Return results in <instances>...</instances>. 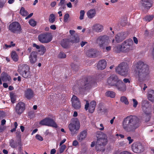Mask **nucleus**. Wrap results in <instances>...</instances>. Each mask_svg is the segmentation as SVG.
Masks as SVG:
<instances>
[{
    "mask_svg": "<svg viewBox=\"0 0 154 154\" xmlns=\"http://www.w3.org/2000/svg\"><path fill=\"white\" fill-rule=\"evenodd\" d=\"M56 2H52L51 4V6L52 7H54L56 5Z\"/></svg>",
    "mask_w": 154,
    "mask_h": 154,
    "instance_id": "0e129e2a",
    "label": "nucleus"
},
{
    "mask_svg": "<svg viewBox=\"0 0 154 154\" xmlns=\"http://www.w3.org/2000/svg\"><path fill=\"white\" fill-rule=\"evenodd\" d=\"M142 1V2H143ZM143 6L147 9H149L151 7L152 5L148 1H146L145 2L142 3Z\"/></svg>",
    "mask_w": 154,
    "mask_h": 154,
    "instance_id": "c756f323",
    "label": "nucleus"
},
{
    "mask_svg": "<svg viewBox=\"0 0 154 154\" xmlns=\"http://www.w3.org/2000/svg\"><path fill=\"white\" fill-rule=\"evenodd\" d=\"M29 69V67L27 65L21 64L18 66L17 71L23 77L26 78H29L31 76Z\"/></svg>",
    "mask_w": 154,
    "mask_h": 154,
    "instance_id": "0eeeda50",
    "label": "nucleus"
},
{
    "mask_svg": "<svg viewBox=\"0 0 154 154\" xmlns=\"http://www.w3.org/2000/svg\"><path fill=\"white\" fill-rule=\"evenodd\" d=\"M37 54L36 52L34 51H32L30 54L29 58L31 64H33L37 61Z\"/></svg>",
    "mask_w": 154,
    "mask_h": 154,
    "instance_id": "f3484780",
    "label": "nucleus"
},
{
    "mask_svg": "<svg viewBox=\"0 0 154 154\" xmlns=\"http://www.w3.org/2000/svg\"><path fill=\"white\" fill-rule=\"evenodd\" d=\"M122 126L123 128L127 132L134 131L139 126L137 117L132 115L128 116L124 119Z\"/></svg>",
    "mask_w": 154,
    "mask_h": 154,
    "instance_id": "f257e3e1",
    "label": "nucleus"
},
{
    "mask_svg": "<svg viewBox=\"0 0 154 154\" xmlns=\"http://www.w3.org/2000/svg\"><path fill=\"white\" fill-rule=\"evenodd\" d=\"M133 40L134 42L136 44H137L138 42V41L137 38L135 37H133Z\"/></svg>",
    "mask_w": 154,
    "mask_h": 154,
    "instance_id": "13d9d810",
    "label": "nucleus"
},
{
    "mask_svg": "<svg viewBox=\"0 0 154 154\" xmlns=\"http://www.w3.org/2000/svg\"><path fill=\"white\" fill-rule=\"evenodd\" d=\"M10 144L11 147L13 148H15L17 146V145L14 143V140H12L10 141Z\"/></svg>",
    "mask_w": 154,
    "mask_h": 154,
    "instance_id": "49530a36",
    "label": "nucleus"
},
{
    "mask_svg": "<svg viewBox=\"0 0 154 154\" xmlns=\"http://www.w3.org/2000/svg\"><path fill=\"white\" fill-rule=\"evenodd\" d=\"M116 71L120 75L126 76L129 74V67L128 64L125 62L120 63L116 67Z\"/></svg>",
    "mask_w": 154,
    "mask_h": 154,
    "instance_id": "39448f33",
    "label": "nucleus"
},
{
    "mask_svg": "<svg viewBox=\"0 0 154 154\" xmlns=\"http://www.w3.org/2000/svg\"><path fill=\"white\" fill-rule=\"evenodd\" d=\"M20 13L23 16H26L28 14V12L25 10L24 8L22 7L20 11Z\"/></svg>",
    "mask_w": 154,
    "mask_h": 154,
    "instance_id": "e433bc0d",
    "label": "nucleus"
},
{
    "mask_svg": "<svg viewBox=\"0 0 154 154\" xmlns=\"http://www.w3.org/2000/svg\"><path fill=\"white\" fill-rule=\"evenodd\" d=\"M39 124L43 125L51 126L54 128H57V127L54 121L49 118H46L41 120Z\"/></svg>",
    "mask_w": 154,
    "mask_h": 154,
    "instance_id": "9b49d317",
    "label": "nucleus"
},
{
    "mask_svg": "<svg viewBox=\"0 0 154 154\" xmlns=\"http://www.w3.org/2000/svg\"><path fill=\"white\" fill-rule=\"evenodd\" d=\"M39 49L38 52H39L40 55H43L45 52L46 48L43 45H40V48Z\"/></svg>",
    "mask_w": 154,
    "mask_h": 154,
    "instance_id": "473e14b6",
    "label": "nucleus"
},
{
    "mask_svg": "<svg viewBox=\"0 0 154 154\" xmlns=\"http://www.w3.org/2000/svg\"><path fill=\"white\" fill-rule=\"evenodd\" d=\"M11 57L13 60L15 62L17 61L18 60V56L15 51H12L11 54Z\"/></svg>",
    "mask_w": 154,
    "mask_h": 154,
    "instance_id": "c85d7f7f",
    "label": "nucleus"
},
{
    "mask_svg": "<svg viewBox=\"0 0 154 154\" xmlns=\"http://www.w3.org/2000/svg\"><path fill=\"white\" fill-rule=\"evenodd\" d=\"M96 106V102L94 101H91L89 103L88 101H86V104L85 105V109L87 110L88 109L89 112L91 113H93L95 109Z\"/></svg>",
    "mask_w": 154,
    "mask_h": 154,
    "instance_id": "2eb2a0df",
    "label": "nucleus"
},
{
    "mask_svg": "<svg viewBox=\"0 0 154 154\" xmlns=\"http://www.w3.org/2000/svg\"><path fill=\"white\" fill-rule=\"evenodd\" d=\"M60 6L59 8V9L60 10H63L66 7V5H60Z\"/></svg>",
    "mask_w": 154,
    "mask_h": 154,
    "instance_id": "8fccbe9b",
    "label": "nucleus"
},
{
    "mask_svg": "<svg viewBox=\"0 0 154 154\" xmlns=\"http://www.w3.org/2000/svg\"><path fill=\"white\" fill-rule=\"evenodd\" d=\"M29 24L32 26H34L36 25V22L33 19L30 20L29 21Z\"/></svg>",
    "mask_w": 154,
    "mask_h": 154,
    "instance_id": "79ce46f5",
    "label": "nucleus"
},
{
    "mask_svg": "<svg viewBox=\"0 0 154 154\" xmlns=\"http://www.w3.org/2000/svg\"><path fill=\"white\" fill-rule=\"evenodd\" d=\"M33 46L34 47H35L36 49H39V48H40V46H39L38 45H37L35 43H33Z\"/></svg>",
    "mask_w": 154,
    "mask_h": 154,
    "instance_id": "4d7b16f0",
    "label": "nucleus"
},
{
    "mask_svg": "<svg viewBox=\"0 0 154 154\" xmlns=\"http://www.w3.org/2000/svg\"><path fill=\"white\" fill-rule=\"evenodd\" d=\"M85 14V12L84 10H81L80 11V16L79 19L81 20L83 19L84 17Z\"/></svg>",
    "mask_w": 154,
    "mask_h": 154,
    "instance_id": "37998d69",
    "label": "nucleus"
},
{
    "mask_svg": "<svg viewBox=\"0 0 154 154\" xmlns=\"http://www.w3.org/2000/svg\"><path fill=\"white\" fill-rule=\"evenodd\" d=\"M35 137L39 140L42 141L43 140V137L39 134H36L35 136Z\"/></svg>",
    "mask_w": 154,
    "mask_h": 154,
    "instance_id": "09e8293b",
    "label": "nucleus"
},
{
    "mask_svg": "<svg viewBox=\"0 0 154 154\" xmlns=\"http://www.w3.org/2000/svg\"><path fill=\"white\" fill-rule=\"evenodd\" d=\"M9 29L14 33L17 32L21 30L20 24L18 22H14L11 24L9 26Z\"/></svg>",
    "mask_w": 154,
    "mask_h": 154,
    "instance_id": "4468645a",
    "label": "nucleus"
},
{
    "mask_svg": "<svg viewBox=\"0 0 154 154\" xmlns=\"http://www.w3.org/2000/svg\"><path fill=\"white\" fill-rule=\"evenodd\" d=\"M67 5L68 7L69 8H71L72 7V4L70 2H69L67 4Z\"/></svg>",
    "mask_w": 154,
    "mask_h": 154,
    "instance_id": "774afa93",
    "label": "nucleus"
},
{
    "mask_svg": "<svg viewBox=\"0 0 154 154\" xmlns=\"http://www.w3.org/2000/svg\"><path fill=\"white\" fill-rule=\"evenodd\" d=\"M56 150L55 149H52L51 151V154H54L56 152Z\"/></svg>",
    "mask_w": 154,
    "mask_h": 154,
    "instance_id": "e2e57ef3",
    "label": "nucleus"
},
{
    "mask_svg": "<svg viewBox=\"0 0 154 154\" xmlns=\"http://www.w3.org/2000/svg\"><path fill=\"white\" fill-rule=\"evenodd\" d=\"M153 18L154 16L153 15H149L146 16L144 19L146 21L149 22L151 20H152L153 19Z\"/></svg>",
    "mask_w": 154,
    "mask_h": 154,
    "instance_id": "4c0bfd02",
    "label": "nucleus"
},
{
    "mask_svg": "<svg viewBox=\"0 0 154 154\" xmlns=\"http://www.w3.org/2000/svg\"><path fill=\"white\" fill-rule=\"evenodd\" d=\"M73 39V40H71L70 41V42L73 43H77L79 42V39L77 38H76L74 36H72V37Z\"/></svg>",
    "mask_w": 154,
    "mask_h": 154,
    "instance_id": "c03bdc74",
    "label": "nucleus"
},
{
    "mask_svg": "<svg viewBox=\"0 0 154 154\" xmlns=\"http://www.w3.org/2000/svg\"><path fill=\"white\" fill-rule=\"evenodd\" d=\"M107 142V137L105 134H104L102 137L97 138L96 146L97 151L104 152L105 150L104 146L106 144Z\"/></svg>",
    "mask_w": 154,
    "mask_h": 154,
    "instance_id": "423d86ee",
    "label": "nucleus"
},
{
    "mask_svg": "<svg viewBox=\"0 0 154 154\" xmlns=\"http://www.w3.org/2000/svg\"><path fill=\"white\" fill-rule=\"evenodd\" d=\"M38 38V41L42 43H48L52 40V37L50 33L45 32L40 34Z\"/></svg>",
    "mask_w": 154,
    "mask_h": 154,
    "instance_id": "6e6552de",
    "label": "nucleus"
},
{
    "mask_svg": "<svg viewBox=\"0 0 154 154\" xmlns=\"http://www.w3.org/2000/svg\"><path fill=\"white\" fill-rule=\"evenodd\" d=\"M79 144L77 140H74L72 143V145L73 146H76Z\"/></svg>",
    "mask_w": 154,
    "mask_h": 154,
    "instance_id": "3c124183",
    "label": "nucleus"
},
{
    "mask_svg": "<svg viewBox=\"0 0 154 154\" xmlns=\"http://www.w3.org/2000/svg\"><path fill=\"white\" fill-rule=\"evenodd\" d=\"M149 103L147 100H142L141 102V106L144 112L146 114H149L146 112L147 109L149 106Z\"/></svg>",
    "mask_w": 154,
    "mask_h": 154,
    "instance_id": "b1692460",
    "label": "nucleus"
},
{
    "mask_svg": "<svg viewBox=\"0 0 154 154\" xmlns=\"http://www.w3.org/2000/svg\"><path fill=\"white\" fill-rule=\"evenodd\" d=\"M92 29L93 31L99 33L103 31V26L100 24H95L93 25Z\"/></svg>",
    "mask_w": 154,
    "mask_h": 154,
    "instance_id": "412c9836",
    "label": "nucleus"
},
{
    "mask_svg": "<svg viewBox=\"0 0 154 154\" xmlns=\"http://www.w3.org/2000/svg\"><path fill=\"white\" fill-rule=\"evenodd\" d=\"M123 81L125 83H130V81L129 80V79H128L125 78L123 80Z\"/></svg>",
    "mask_w": 154,
    "mask_h": 154,
    "instance_id": "680f3d73",
    "label": "nucleus"
},
{
    "mask_svg": "<svg viewBox=\"0 0 154 154\" xmlns=\"http://www.w3.org/2000/svg\"><path fill=\"white\" fill-rule=\"evenodd\" d=\"M127 139L129 141V143L131 144L133 141V140L130 137H128Z\"/></svg>",
    "mask_w": 154,
    "mask_h": 154,
    "instance_id": "603ef678",
    "label": "nucleus"
},
{
    "mask_svg": "<svg viewBox=\"0 0 154 154\" xmlns=\"http://www.w3.org/2000/svg\"><path fill=\"white\" fill-rule=\"evenodd\" d=\"M49 21L51 23H53L55 20V17L53 14H51L50 15L49 18Z\"/></svg>",
    "mask_w": 154,
    "mask_h": 154,
    "instance_id": "58836bf2",
    "label": "nucleus"
},
{
    "mask_svg": "<svg viewBox=\"0 0 154 154\" xmlns=\"http://www.w3.org/2000/svg\"><path fill=\"white\" fill-rule=\"evenodd\" d=\"M126 37V35L125 33H119L116 35L115 40L117 42L119 43L125 39Z\"/></svg>",
    "mask_w": 154,
    "mask_h": 154,
    "instance_id": "aec40b11",
    "label": "nucleus"
},
{
    "mask_svg": "<svg viewBox=\"0 0 154 154\" xmlns=\"http://www.w3.org/2000/svg\"><path fill=\"white\" fill-rule=\"evenodd\" d=\"M65 0H60V2L58 4V5L60 6L61 5H65Z\"/></svg>",
    "mask_w": 154,
    "mask_h": 154,
    "instance_id": "6e6d98bb",
    "label": "nucleus"
},
{
    "mask_svg": "<svg viewBox=\"0 0 154 154\" xmlns=\"http://www.w3.org/2000/svg\"><path fill=\"white\" fill-rule=\"evenodd\" d=\"M100 126L101 127V128H99V129L100 131H103L104 129V127L103 125L102 124H100Z\"/></svg>",
    "mask_w": 154,
    "mask_h": 154,
    "instance_id": "052dcab7",
    "label": "nucleus"
},
{
    "mask_svg": "<svg viewBox=\"0 0 154 154\" xmlns=\"http://www.w3.org/2000/svg\"><path fill=\"white\" fill-rule=\"evenodd\" d=\"M87 42H82L81 43V45L82 47H83L86 44H87Z\"/></svg>",
    "mask_w": 154,
    "mask_h": 154,
    "instance_id": "338daca9",
    "label": "nucleus"
},
{
    "mask_svg": "<svg viewBox=\"0 0 154 154\" xmlns=\"http://www.w3.org/2000/svg\"><path fill=\"white\" fill-rule=\"evenodd\" d=\"M119 154H132L131 152L127 151H123L121 152Z\"/></svg>",
    "mask_w": 154,
    "mask_h": 154,
    "instance_id": "5fc2aeb1",
    "label": "nucleus"
},
{
    "mask_svg": "<svg viewBox=\"0 0 154 154\" xmlns=\"http://www.w3.org/2000/svg\"><path fill=\"white\" fill-rule=\"evenodd\" d=\"M1 75L2 80L3 81L6 82L11 80V78L8 75L5 73H2Z\"/></svg>",
    "mask_w": 154,
    "mask_h": 154,
    "instance_id": "cd10ccee",
    "label": "nucleus"
},
{
    "mask_svg": "<svg viewBox=\"0 0 154 154\" xmlns=\"http://www.w3.org/2000/svg\"><path fill=\"white\" fill-rule=\"evenodd\" d=\"M87 135V131H83L81 132L80 134L77 136V140L79 142H81L86 138Z\"/></svg>",
    "mask_w": 154,
    "mask_h": 154,
    "instance_id": "a878e982",
    "label": "nucleus"
},
{
    "mask_svg": "<svg viewBox=\"0 0 154 154\" xmlns=\"http://www.w3.org/2000/svg\"><path fill=\"white\" fill-rule=\"evenodd\" d=\"M96 43L98 44L100 47H103L110 42L109 38L107 36L104 35L99 37L96 40Z\"/></svg>",
    "mask_w": 154,
    "mask_h": 154,
    "instance_id": "1a4fd4ad",
    "label": "nucleus"
},
{
    "mask_svg": "<svg viewBox=\"0 0 154 154\" xmlns=\"http://www.w3.org/2000/svg\"><path fill=\"white\" fill-rule=\"evenodd\" d=\"M133 42L131 39L125 41L122 45L123 52L126 53L132 49Z\"/></svg>",
    "mask_w": 154,
    "mask_h": 154,
    "instance_id": "9d476101",
    "label": "nucleus"
},
{
    "mask_svg": "<svg viewBox=\"0 0 154 154\" xmlns=\"http://www.w3.org/2000/svg\"><path fill=\"white\" fill-rule=\"evenodd\" d=\"M132 100L133 102V107L134 108H136L138 104V103L137 101L135 99H133Z\"/></svg>",
    "mask_w": 154,
    "mask_h": 154,
    "instance_id": "de8ad7c7",
    "label": "nucleus"
},
{
    "mask_svg": "<svg viewBox=\"0 0 154 154\" xmlns=\"http://www.w3.org/2000/svg\"><path fill=\"white\" fill-rule=\"evenodd\" d=\"M72 106L75 109H79L81 107V103L78 98L74 95L71 98Z\"/></svg>",
    "mask_w": 154,
    "mask_h": 154,
    "instance_id": "dca6fc26",
    "label": "nucleus"
},
{
    "mask_svg": "<svg viewBox=\"0 0 154 154\" xmlns=\"http://www.w3.org/2000/svg\"><path fill=\"white\" fill-rule=\"evenodd\" d=\"M103 47H101L103 51L105 52H108L111 50V46L109 45V44H107L105 45H104Z\"/></svg>",
    "mask_w": 154,
    "mask_h": 154,
    "instance_id": "72a5a7b5",
    "label": "nucleus"
},
{
    "mask_svg": "<svg viewBox=\"0 0 154 154\" xmlns=\"http://www.w3.org/2000/svg\"><path fill=\"white\" fill-rule=\"evenodd\" d=\"M148 99L152 102H154V91L151 89L149 90L147 93Z\"/></svg>",
    "mask_w": 154,
    "mask_h": 154,
    "instance_id": "bb28decb",
    "label": "nucleus"
},
{
    "mask_svg": "<svg viewBox=\"0 0 154 154\" xmlns=\"http://www.w3.org/2000/svg\"><path fill=\"white\" fill-rule=\"evenodd\" d=\"M68 42L67 39H63L61 42V45L63 48H66L68 47Z\"/></svg>",
    "mask_w": 154,
    "mask_h": 154,
    "instance_id": "f704fd0d",
    "label": "nucleus"
},
{
    "mask_svg": "<svg viewBox=\"0 0 154 154\" xmlns=\"http://www.w3.org/2000/svg\"><path fill=\"white\" fill-rule=\"evenodd\" d=\"M132 148L133 151L136 153H140L144 150L143 146L139 143H134L132 145Z\"/></svg>",
    "mask_w": 154,
    "mask_h": 154,
    "instance_id": "f8f14e48",
    "label": "nucleus"
},
{
    "mask_svg": "<svg viewBox=\"0 0 154 154\" xmlns=\"http://www.w3.org/2000/svg\"><path fill=\"white\" fill-rule=\"evenodd\" d=\"M11 101L12 103H14L16 100L15 98L13 95H11Z\"/></svg>",
    "mask_w": 154,
    "mask_h": 154,
    "instance_id": "864d4df0",
    "label": "nucleus"
},
{
    "mask_svg": "<svg viewBox=\"0 0 154 154\" xmlns=\"http://www.w3.org/2000/svg\"><path fill=\"white\" fill-rule=\"evenodd\" d=\"M106 62L104 60H101L99 61L97 65V68L98 69L102 70L106 67Z\"/></svg>",
    "mask_w": 154,
    "mask_h": 154,
    "instance_id": "5701e85b",
    "label": "nucleus"
},
{
    "mask_svg": "<svg viewBox=\"0 0 154 154\" xmlns=\"http://www.w3.org/2000/svg\"><path fill=\"white\" fill-rule=\"evenodd\" d=\"M15 45V44H13V45H5V46L6 48H10L12 46H14Z\"/></svg>",
    "mask_w": 154,
    "mask_h": 154,
    "instance_id": "bf43d9fd",
    "label": "nucleus"
},
{
    "mask_svg": "<svg viewBox=\"0 0 154 154\" xmlns=\"http://www.w3.org/2000/svg\"><path fill=\"white\" fill-rule=\"evenodd\" d=\"M34 96L33 91L30 88H28L24 91V96L28 99H32Z\"/></svg>",
    "mask_w": 154,
    "mask_h": 154,
    "instance_id": "6ab92c4d",
    "label": "nucleus"
},
{
    "mask_svg": "<svg viewBox=\"0 0 154 154\" xmlns=\"http://www.w3.org/2000/svg\"><path fill=\"white\" fill-rule=\"evenodd\" d=\"M58 57L60 58H64L66 57V54L63 52H60L58 55Z\"/></svg>",
    "mask_w": 154,
    "mask_h": 154,
    "instance_id": "a19ab883",
    "label": "nucleus"
},
{
    "mask_svg": "<svg viewBox=\"0 0 154 154\" xmlns=\"http://www.w3.org/2000/svg\"><path fill=\"white\" fill-rule=\"evenodd\" d=\"M114 51L116 53H120L121 52H123L122 45H118L114 47L113 48Z\"/></svg>",
    "mask_w": 154,
    "mask_h": 154,
    "instance_id": "2f4dec72",
    "label": "nucleus"
},
{
    "mask_svg": "<svg viewBox=\"0 0 154 154\" xmlns=\"http://www.w3.org/2000/svg\"><path fill=\"white\" fill-rule=\"evenodd\" d=\"M96 14V11L95 9H91L89 10L87 13L88 17L89 19H92L94 17Z\"/></svg>",
    "mask_w": 154,
    "mask_h": 154,
    "instance_id": "393cba45",
    "label": "nucleus"
},
{
    "mask_svg": "<svg viewBox=\"0 0 154 154\" xmlns=\"http://www.w3.org/2000/svg\"><path fill=\"white\" fill-rule=\"evenodd\" d=\"M132 69L136 78L140 80L149 73L148 66L142 61H139L136 65H133Z\"/></svg>",
    "mask_w": 154,
    "mask_h": 154,
    "instance_id": "f03ea898",
    "label": "nucleus"
},
{
    "mask_svg": "<svg viewBox=\"0 0 154 154\" xmlns=\"http://www.w3.org/2000/svg\"><path fill=\"white\" fill-rule=\"evenodd\" d=\"M50 28L53 30H55L56 28L55 26L54 25H53L50 26Z\"/></svg>",
    "mask_w": 154,
    "mask_h": 154,
    "instance_id": "69168bd1",
    "label": "nucleus"
},
{
    "mask_svg": "<svg viewBox=\"0 0 154 154\" xmlns=\"http://www.w3.org/2000/svg\"><path fill=\"white\" fill-rule=\"evenodd\" d=\"M25 109V105L23 102H20L17 103L15 108V113L20 115L22 114Z\"/></svg>",
    "mask_w": 154,
    "mask_h": 154,
    "instance_id": "ddd939ff",
    "label": "nucleus"
},
{
    "mask_svg": "<svg viewBox=\"0 0 154 154\" xmlns=\"http://www.w3.org/2000/svg\"><path fill=\"white\" fill-rule=\"evenodd\" d=\"M91 83L88 80H86L85 81L82 82L81 84V86L80 88L84 90H88L91 89Z\"/></svg>",
    "mask_w": 154,
    "mask_h": 154,
    "instance_id": "a211bd4d",
    "label": "nucleus"
},
{
    "mask_svg": "<svg viewBox=\"0 0 154 154\" xmlns=\"http://www.w3.org/2000/svg\"><path fill=\"white\" fill-rule=\"evenodd\" d=\"M59 148V151L60 153H62L65 150L66 148V146L65 145H63L60 146Z\"/></svg>",
    "mask_w": 154,
    "mask_h": 154,
    "instance_id": "ea45409f",
    "label": "nucleus"
},
{
    "mask_svg": "<svg viewBox=\"0 0 154 154\" xmlns=\"http://www.w3.org/2000/svg\"><path fill=\"white\" fill-rule=\"evenodd\" d=\"M120 100L121 102L124 103L126 105H128L129 104L127 99L125 96L121 97Z\"/></svg>",
    "mask_w": 154,
    "mask_h": 154,
    "instance_id": "c9c22d12",
    "label": "nucleus"
},
{
    "mask_svg": "<svg viewBox=\"0 0 154 154\" xmlns=\"http://www.w3.org/2000/svg\"><path fill=\"white\" fill-rule=\"evenodd\" d=\"M115 93L113 91H108L106 92L105 93V95L107 97L111 98H113L115 96Z\"/></svg>",
    "mask_w": 154,
    "mask_h": 154,
    "instance_id": "7c9ffc66",
    "label": "nucleus"
},
{
    "mask_svg": "<svg viewBox=\"0 0 154 154\" xmlns=\"http://www.w3.org/2000/svg\"><path fill=\"white\" fill-rule=\"evenodd\" d=\"M69 14L67 13L65 14L64 17V21L65 23L67 22L68 21V19L69 17Z\"/></svg>",
    "mask_w": 154,
    "mask_h": 154,
    "instance_id": "a18cd8bd",
    "label": "nucleus"
},
{
    "mask_svg": "<svg viewBox=\"0 0 154 154\" xmlns=\"http://www.w3.org/2000/svg\"><path fill=\"white\" fill-rule=\"evenodd\" d=\"M107 83L110 86L115 87L119 91H124L126 90L125 85L116 75H110L107 79Z\"/></svg>",
    "mask_w": 154,
    "mask_h": 154,
    "instance_id": "7ed1b4c3",
    "label": "nucleus"
},
{
    "mask_svg": "<svg viewBox=\"0 0 154 154\" xmlns=\"http://www.w3.org/2000/svg\"><path fill=\"white\" fill-rule=\"evenodd\" d=\"M97 52L94 49H91L88 50L86 52V54L89 57H95L97 56Z\"/></svg>",
    "mask_w": 154,
    "mask_h": 154,
    "instance_id": "4be33fe9",
    "label": "nucleus"
},
{
    "mask_svg": "<svg viewBox=\"0 0 154 154\" xmlns=\"http://www.w3.org/2000/svg\"><path fill=\"white\" fill-rule=\"evenodd\" d=\"M68 127L72 135L73 136L76 134L80 127V123L79 119L76 118H72Z\"/></svg>",
    "mask_w": 154,
    "mask_h": 154,
    "instance_id": "20e7f679",
    "label": "nucleus"
}]
</instances>
